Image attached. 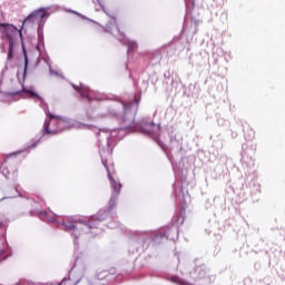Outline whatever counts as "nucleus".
I'll return each instance as SVG.
<instances>
[{
  "mask_svg": "<svg viewBox=\"0 0 285 285\" xmlns=\"http://www.w3.org/2000/svg\"><path fill=\"white\" fill-rule=\"evenodd\" d=\"M0 32H3L9 41V51L7 59L8 61H12V59L14 58L17 41H19V37L21 41H23V33L21 32V30H18L17 27L10 23H0Z\"/></svg>",
  "mask_w": 285,
  "mask_h": 285,
  "instance_id": "obj_1",
  "label": "nucleus"
},
{
  "mask_svg": "<svg viewBox=\"0 0 285 285\" xmlns=\"http://www.w3.org/2000/svg\"><path fill=\"white\" fill-rule=\"evenodd\" d=\"M106 14L110 20L105 24V27H102L105 32H110V35L118 37V39H124L126 33H124L121 27H119V23H117V14L108 12H106Z\"/></svg>",
  "mask_w": 285,
  "mask_h": 285,
  "instance_id": "obj_2",
  "label": "nucleus"
},
{
  "mask_svg": "<svg viewBox=\"0 0 285 285\" xmlns=\"http://www.w3.org/2000/svg\"><path fill=\"white\" fill-rule=\"evenodd\" d=\"M50 120L46 121L43 125V135H59V131L61 130V124L63 121L59 116H55L52 114H49Z\"/></svg>",
  "mask_w": 285,
  "mask_h": 285,
  "instance_id": "obj_3",
  "label": "nucleus"
},
{
  "mask_svg": "<svg viewBox=\"0 0 285 285\" xmlns=\"http://www.w3.org/2000/svg\"><path fill=\"white\" fill-rule=\"evenodd\" d=\"M17 155H19V151L7 155L3 163L1 164L0 171L4 177H10V169H8V166H10V164H19Z\"/></svg>",
  "mask_w": 285,
  "mask_h": 285,
  "instance_id": "obj_4",
  "label": "nucleus"
},
{
  "mask_svg": "<svg viewBox=\"0 0 285 285\" xmlns=\"http://www.w3.org/2000/svg\"><path fill=\"white\" fill-rule=\"evenodd\" d=\"M106 170L108 173V179L110 180L111 184V188H114L116 196H114L110 200V205L115 206V202H117V195H119L120 190H121V183L115 180V178H112V174H110V168L108 167V165H105Z\"/></svg>",
  "mask_w": 285,
  "mask_h": 285,
  "instance_id": "obj_5",
  "label": "nucleus"
},
{
  "mask_svg": "<svg viewBox=\"0 0 285 285\" xmlns=\"http://www.w3.org/2000/svg\"><path fill=\"white\" fill-rule=\"evenodd\" d=\"M45 17H46V11L43 9H39V10L32 12L31 14H29L24 19L23 23H28V22L29 23H35V21H37V18L45 19Z\"/></svg>",
  "mask_w": 285,
  "mask_h": 285,
  "instance_id": "obj_6",
  "label": "nucleus"
},
{
  "mask_svg": "<svg viewBox=\"0 0 285 285\" xmlns=\"http://www.w3.org/2000/svg\"><path fill=\"white\" fill-rule=\"evenodd\" d=\"M77 92L80 94V97H82L83 99H87L89 101V104L92 101V98H90V89L88 88H79V87H75Z\"/></svg>",
  "mask_w": 285,
  "mask_h": 285,
  "instance_id": "obj_7",
  "label": "nucleus"
},
{
  "mask_svg": "<svg viewBox=\"0 0 285 285\" xmlns=\"http://www.w3.org/2000/svg\"><path fill=\"white\" fill-rule=\"evenodd\" d=\"M108 277H110V272L108 269L100 271L97 274V279H99V282H102V279H108Z\"/></svg>",
  "mask_w": 285,
  "mask_h": 285,
  "instance_id": "obj_8",
  "label": "nucleus"
},
{
  "mask_svg": "<svg viewBox=\"0 0 285 285\" xmlns=\"http://www.w3.org/2000/svg\"><path fill=\"white\" fill-rule=\"evenodd\" d=\"M22 50H23V56H24V71H23V77H26L28 72V53L26 52V47L22 43Z\"/></svg>",
  "mask_w": 285,
  "mask_h": 285,
  "instance_id": "obj_9",
  "label": "nucleus"
},
{
  "mask_svg": "<svg viewBox=\"0 0 285 285\" xmlns=\"http://www.w3.org/2000/svg\"><path fill=\"white\" fill-rule=\"evenodd\" d=\"M42 219L45 222H49L50 224H55V222H59V218H57V216H49V215L42 216Z\"/></svg>",
  "mask_w": 285,
  "mask_h": 285,
  "instance_id": "obj_10",
  "label": "nucleus"
},
{
  "mask_svg": "<svg viewBox=\"0 0 285 285\" xmlns=\"http://www.w3.org/2000/svg\"><path fill=\"white\" fill-rule=\"evenodd\" d=\"M23 92H27V95H31V97H39V95H37V92L32 91V90H26L23 89Z\"/></svg>",
  "mask_w": 285,
  "mask_h": 285,
  "instance_id": "obj_11",
  "label": "nucleus"
},
{
  "mask_svg": "<svg viewBox=\"0 0 285 285\" xmlns=\"http://www.w3.org/2000/svg\"><path fill=\"white\" fill-rule=\"evenodd\" d=\"M62 226H66V228H69L70 230L75 228V224L66 225V222H62Z\"/></svg>",
  "mask_w": 285,
  "mask_h": 285,
  "instance_id": "obj_12",
  "label": "nucleus"
},
{
  "mask_svg": "<svg viewBox=\"0 0 285 285\" xmlns=\"http://www.w3.org/2000/svg\"><path fill=\"white\" fill-rule=\"evenodd\" d=\"M131 128H135V116H131Z\"/></svg>",
  "mask_w": 285,
  "mask_h": 285,
  "instance_id": "obj_13",
  "label": "nucleus"
},
{
  "mask_svg": "<svg viewBox=\"0 0 285 285\" xmlns=\"http://www.w3.org/2000/svg\"><path fill=\"white\" fill-rule=\"evenodd\" d=\"M6 259V256H3V252H0V262H3Z\"/></svg>",
  "mask_w": 285,
  "mask_h": 285,
  "instance_id": "obj_14",
  "label": "nucleus"
},
{
  "mask_svg": "<svg viewBox=\"0 0 285 285\" xmlns=\"http://www.w3.org/2000/svg\"><path fill=\"white\" fill-rule=\"evenodd\" d=\"M12 97H14V95H21V91H16L13 94H10Z\"/></svg>",
  "mask_w": 285,
  "mask_h": 285,
  "instance_id": "obj_15",
  "label": "nucleus"
},
{
  "mask_svg": "<svg viewBox=\"0 0 285 285\" xmlns=\"http://www.w3.org/2000/svg\"><path fill=\"white\" fill-rule=\"evenodd\" d=\"M131 106H135V102H131Z\"/></svg>",
  "mask_w": 285,
  "mask_h": 285,
  "instance_id": "obj_16",
  "label": "nucleus"
},
{
  "mask_svg": "<svg viewBox=\"0 0 285 285\" xmlns=\"http://www.w3.org/2000/svg\"><path fill=\"white\" fill-rule=\"evenodd\" d=\"M114 273H115V269H112V273H111V274L114 275Z\"/></svg>",
  "mask_w": 285,
  "mask_h": 285,
  "instance_id": "obj_17",
  "label": "nucleus"
}]
</instances>
